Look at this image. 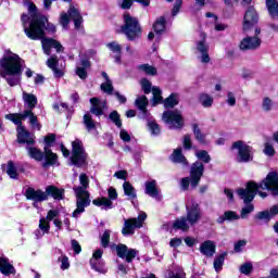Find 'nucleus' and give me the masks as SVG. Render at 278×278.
Masks as SVG:
<instances>
[{
	"label": "nucleus",
	"mask_w": 278,
	"mask_h": 278,
	"mask_svg": "<svg viewBox=\"0 0 278 278\" xmlns=\"http://www.w3.org/2000/svg\"><path fill=\"white\" fill-rule=\"evenodd\" d=\"M27 14H22V25L24 27V34L29 40H41L42 50L46 55H51V49H55L56 53H62L64 47L58 40L52 38H45V25L48 20L45 15L38 12V8L34 2H27Z\"/></svg>",
	"instance_id": "f257e3e1"
},
{
	"label": "nucleus",
	"mask_w": 278,
	"mask_h": 278,
	"mask_svg": "<svg viewBox=\"0 0 278 278\" xmlns=\"http://www.w3.org/2000/svg\"><path fill=\"white\" fill-rule=\"evenodd\" d=\"M260 190H268L273 197H278V173L270 172L262 182L257 184L255 181H249L247 182L245 188L237 190L238 197L245 204L241 210V218H247L249 214L255 210V206H253L251 202L255 199L256 194L262 199H266V197H268V193Z\"/></svg>",
	"instance_id": "f03ea898"
},
{
	"label": "nucleus",
	"mask_w": 278,
	"mask_h": 278,
	"mask_svg": "<svg viewBox=\"0 0 278 278\" xmlns=\"http://www.w3.org/2000/svg\"><path fill=\"white\" fill-rule=\"evenodd\" d=\"M0 76L7 79V84L11 87L18 86L21 84V73L23 68L21 56L10 54L0 61Z\"/></svg>",
	"instance_id": "7ed1b4c3"
},
{
	"label": "nucleus",
	"mask_w": 278,
	"mask_h": 278,
	"mask_svg": "<svg viewBox=\"0 0 278 278\" xmlns=\"http://www.w3.org/2000/svg\"><path fill=\"white\" fill-rule=\"evenodd\" d=\"M79 184V186L73 187L76 197V210L72 214L73 218H79L86 212V207L91 203L90 192L88 191V188H90V178H88V175L80 174Z\"/></svg>",
	"instance_id": "20e7f679"
},
{
	"label": "nucleus",
	"mask_w": 278,
	"mask_h": 278,
	"mask_svg": "<svg viewBox=\"0 0 278 278\" xmlns=\"http://www.w3.org/2000/svg\"><path fill=\"white\" fill-rule=\"evenodd\" d=\"M122 33L126 35L128 40H138L142 36V28L136 17H132L128 13L124 14V25L122 26Z\"/></svg>",
	"instance_id": "39448f33"
},
{
	"label": "nucleus",
	"mask_w": 278,
	"mask_h": 278,
	"mask_svg": "<svg viewBox=\"0 0 278 278\" xmlns=\"http://www.w3.org/2000/svg\"><path fill=\"white\" fill-rule=\"evenodd\" d=\"M71 20L74 22L75 29H81L84 17L75 7H70L67 13H61L60 25H62L63 29H68Z\"/></svg>",
	"instance_id": "423d86ee"
},
{
	"label": "nucleus",
	"mask_w": 278,
	"mask_h": 278,
	"mask_svg": "<svg viewBox=\"0 0 278 278\" xmlns=\"http://www.w3.org/2000/svg\"><path fill=\"white\" fill-rule=\"evenodd\" d=\"M144 220H147V213L144 212H140L138 217L124 219L122 233L124 236H134L136 233V229H141L144 225Z\"/></svg>",
	"instance_id": "0eeeda50"
},
{
	"label": "nucleus",
	"mask_w": 278,
	"mask_h": 278,
	"mask_svg": "<svg viewBox=\"0 0 278 278\" xmlns=\"http://www.w3.org/2000/svg\"><path fill=\"white\" fill-rule=\"evenodd\" d=\"M88 155L86 154V150L84 149V142L81 140L76 139L72 142V156L71 162L74 166H84L86 164V159Z\"/></svg>",
	"instance_id": "6e6552de"
},
{
	"label": "nucleus",
	"mask_w": 278,
	"mask_h": 278,
	"mask_svg": "<svg viewBox=\"0 0 278 278\" xmlns=\"http://www.w3.org/2000/svg\"><path fill=\"white\" fill-rule=\"evenodd\" d=\"M231 149L238 151V162H251L253 160V148L244 141L233 142Z\"/></svg>",
	"instance_id": "1a4fd4ad"
},
{
	"label": "nucleus",
	"mask_w": 278,
	"mask_h": 278,
	"mask_svg": "<svg viewBox=\"0 0 278 278\" xmlns=\"http://www.w3.org/2000/svg\"><path fill=\"white\" fill-rule=\"evenodd\" d=\"M163 121L168 125L169 129H181L184 127V117L181 112L175 111H165L163 113Z\"/></svg>",
	"instance_id": "9d476101"
},
{
	"label": "nucleus",
	"mask_w": 278,
	"mask_h": 278,
	"mask_svg": "<svg viewBox=\"0 0 278 278\" xmlns=\"http://www.w3.org/2000/svg\"><path fill=\"white\" fill-rule=\"evenodd\" d=\"M45 142L46 146L43 148V151L46 153V162L43 163V168H47V166H53L58 164V154L51 151V144L55 142V135H48L45 138Z\"/></svg>",
	"instance_id": "9b49d317"
},
{
	"label": "nucleus",
	"mask_w": 278,
	"mask_h": 278,
	"mask_svg": "<svg viewBox=\"0 0 278 278\" xmlns=\"http://www.w3.org/2000/svg\"><path fill=\"white\" fill-rule=\"evenodd\" d=\"M109 198H98L92 201L93 205H97V207H102L103 210H112V201H116L118 199V192H116V189L114 187H110L108 189Z\"/></svg>",
	"instance_id": "f8f14e48"
},
{
	"label": "nucleus",
	"mask_w": 278,
	"mask_h": 278,
	"mask_svg": "<svg viewBox=\"0 0 278 278\" xmlns=\"http://www.w3.org/2000/svg\"><path fill=\"white\" fill-rule=\"evenodd\" d=\"M101 257H103V250H96L90 258V266L96 273L105 275V273H108V267H105V262H103Z\"/></svg>",
	"instance_id": "ddd939ff"
},
{
	"label": "nucleus",
	"mask_w": 278,
	"mask_h": 278,
	"mask_svg": "<svg viewBox=\"0 0 278 278\" xmlns=\"http://www.w3.org/2000/svg\"><path fill=\"white\" fill-rule=\"evenodd\" d=\"M187 207V222L189 225H195L199 223V218H201V208H199V204L194 202V200L189 199L186 204Z\"/></svg>",
	"instance_id": "4468645a"
},
{
	"label": "nucleus",
	"mask_w": 278,
	"mask_h": 278,
	"mask_svg": "<svg viewBox=\"0 0 278 278\" xmlns=\"http://www.w3.org/2000/svg\"><path fill=\"white\" fill-rule=\"evenodd\" d=\"M204 170L205 167L203 166V163L195 162L192 164L190 169L191 188H197V186H199V181H201Z\"/></svg>",
	"instance_id": "2eb2a0df"
},
{
	"label": "nucleus",
	"mask_w": 278,
	"mask_h": 278,
	"mask_svg": "<svg viewBox=\"0 0 278 278\" xmlns=\"http://www.w3.org/2000/svg\"><path fill=\"white\" fill-rule=\"evenodd\" d=\"M202 40L197 42V51L200 54L199 60L202 64H210V46L205 43V34H202Z\"/></svg>",
	"instance_id": "dca6fc26"
},
{
	"label": "nucleus",
	"mask_w": 278,
	"mask_h": 278,
	"mask_svg": "<svg viewBox=\"0 0 278 278\" xmlns=\"http://www.w3.org/2000/svg\"><path fill=\"white\" fill-rule=\"evenodd\" d=\"M116 253L122 260H125L128 264H131V262H134V260H136V256L138 255V251L129 249L125 244H118L116 247Z\"/></svg>",
	"instance_id": "f3484780"
},
{
	"label": "nucleus",
	"mask_w": 278,
	"mask_h": 278,
	"mask_svg": "<svg viewBox=\"0 0 278 278\" xmlns=\"http://www.w3.org/2000/svg\"><path fill=\"white\" fill-rule=\"evenodd\" d=\"M25 197L26 199H28V201H34V206L36 207V203H42V201H47V192L38 189H34L31 187L26 189L25 192Z\"/></svg>",
	"instance_id": "a211bd4d"
},
{
	"label": "nucleus",
	"mask_w": 278,
	"mask_h": 278,
	"mask_svg": "<svg viewBox=\"0 0 278 278\" xmlns=\"http://www.w3.org/2000/svg\"><path fill=\"white\" fill-rule=\"evenodd\" d=\"M255 23H257V12L253 7H251L247 10L243 17V31H251Z\"/></svg>",
	"instance_id": "6ab92c4d"
},
{
	"label": "nucleus",
	"mask_w": 278,
	"mask_h": 278,
	"mask_svg": "<svg viewBox=\"0 0 278 278\" xmlns=\"http://www.w3.org/2000/svg\"><path fill=\"white\" fill-rule=\"evenodd\" d=\"M262 39L260 37H245L240 42L241 51H253L260 49Z\"/></svg>",
	"instance_id": "aec40b11"
},
{
	"label": "nucleus",
	"mask_w": 278,
	"mask_h": 278,
	"mask_svg": "<svg viewBox=\"0 0 278 278\" xmlns=\"http://www.w3.org/2000/svg\"><path fill=\"white\" fill-rule=\"evenodd\" d=\"M90 103L91 114H93L94 116H103L105 109L108 108V103L105 101H101L99 98H91Z\"/></svg>",
	"instance_id": "412c9836"
},
{
	"label": "nucleus",
	"mask_w": 278,
	"mask_h": 278,
	"mask_svg": "<svg viewBox=\"0 0 278 278\" xmlns=\"http://www.w3.org/2000/svg\"><path fill=\"white\" fill-rule=\"evenodd\" d=\"M135 105L140 111L139 113L140 118H146L148 121L151 118V114L149 113V111H147V105H149V100L144 96L138 97L135 101Z\"/></svg>",
	"instance_id": "4be33fe9"
},
{
	"label": "nucleus",
	"mask_w": 278,
	"mask_h": 278,
	"mask_svg": "<svg viewBox=\"0 0 278 278\" xmlns=\"http://www.w3.org/2000/svg\"><path fill=\"white\" fill-rule=\"evenodd\" d=\"M0 273L4 277H10V275H16V268L10 263V258L5 256L0 257Z\"/></svg>",
	"instance_id": "5701e85b"
},
{
	"label": "nucleus",
	"mask_w": 278,
	"mask_h": 278,
	"mask_svg": "<svg viewBox=\"0 0 278 278\" xmlns=\"http://www.w3.org/2000/svg\"><path fill=\"white\" fill-rule=\"evenodd\" d=\"M146 194L160 201L162 195H160V189H157V181L156 180H149L146 182Z\"/></svg>",
	"instance_id": "b1692460"
},
{
	"label": "nucleus",
	"mask_w": 278,
	"mask_h": 278,
	"mask_svg": "<svg viewBox=\"0 0 278 278\" xmlns=\"http://www.w3.org/2000/svg\"><path fill=\"white\" fill-rule=\"evenodd\" d=\"M17 142L20 144H34V137L29 135L24 126L17 127Z\"/></svg>",
	"instance_id": "393cba45"
},
{
	"label": "nucleus",
	"mask_w": 278,
	"mask_h": 278,
	"mask_svg": "<svg viewBox=\"0 0 278 278\" xmlns=\"http://www.w3.org/2000/svg\"><path fill=\"white\" fill-rule=\"evenodd\" d=\"M27 116H29V112L25 110L23 113L7 114L4 118H7V121H11V123H14L17 127H23V121H26Z\"/></svg>",
	"instance_id": "a878e982"
},
{
	"label": "nucleus",
	"mask_w": 278,
	"mask_h": 278,
	"mask_svg": "<svg viewBox=\"0 0 278 278\" xmlns=\"http://www.w3.org/2000/svg\"><path fill=\"white\" fill-rule=\"evenodd\" d=\"M200 253L206 257H214L216 253V243L212 240H206L200 245Z\"/></svg>",
	"instance_id": "bb28decb"
},
{
	"label": "nucleus",
	"mask_w": 278,
	"mask_h": 278,
	"mask_svg": "<svg viewBox=\"0 0 278 278\" xmlns=\"http://www.w3.org/2000/svg\"><path fill=\"white\" fill-rule=\"evenodd\" d=\"M23 173V169L18 168V165L14 161H9L7 163V175L10 179H18V175Z\"/></svg>",
	"instance_id": "cd10ccee"
},
{
	"label": "nucleus",
	"mask_w": 278,
	"mask_h": 278,
	"mask_svg": "<svg viewBox=\"0 0 278 278\" xmlns=\"http://www.w3.org/2000/svg\"><path fill=\"white\" fill-rule=\"evenodd\" d=\"M88 68H90V61L88 59L81 60L80 65L76 66V75L80 79H86L88 77Z\"/></svg>",
	"instance_id": "c85d7f7f"
},
{
	"label": "nucleus",
	"mask_w": 278,
	"mask_h": 278,
	"mask_svg": "<svg viewBox=\"0 0 278 278\" xmlns=\"http://www.w3.org/2000/svg\"><path fill=\"white\" fill-rule=\"evenodd\" d=\"M26 149L31 160H36V162H42L43 160L47 161V153H43L42 151H40V149L34 147H27Z\"/></svg>",
	"instance_id": "c756f323"
},
{
	"label": "nucleus",
	"mask_w": 278,
	"mask_h": 278,
	"mask_svg": "<svg viewBox=\"0 0 278 278\" xmlns=\"http://www.w3.org/2000/svg\"><path fill=\"white\" fill-rule=\"evenodd\" d=\"M46 194L47 199H49V197H52L60 201L64 198V189H58L55 186H48L46 188Z\"/></svg>",
	"instance_id": "7c9ffc66"
},
{
	"label": "nucleus",
	"mask_w": 278,
	"mask_h": 278,
	"mask_svg": "<svg viewBox=\"0 0 278 278\" xmlns=\"http://www.w3.org/2000/svg\"><path fill=\"white\" fill-rule=\"evenodd\" d=\"M47 66L48 68H51V71H53L54 77H62V75H64L62 70L58 68V56L55 55L50 56L47 61Z\"/></svg>",
	"instance_id": "2f4dec72"
},
{
	"label": "nucleus",
	"mask_w": 278,
	"mask_h": 278,
	"mask_svg": "<svg viewBox=\"0 0 278 278\" xmlns=\"http://www.w3.org/2000/svg\"><path fill=\"white\" fill-rule=\"evenodd\" d=\"M23 101L25 103V105H27V110H34V108H36V105H38V98H36V96H34L33 93H27V92H23Z\"/></svg>",
	"instance_id": "473e14b6"
},
{
	"label": "nucleus",
	"mask_w": 278,
	"mask_h": 278,
	"mask_svg": "<svg viewBox=\"0 0 278 278\" xmlns=\"http://www.w3.org/2000/svg\"><path fill=\"white\" fill-rule=\"evenodd\" d=\"M83 122H84V125H85L87 131H89V132L97 131V125H99V123H97V122H94V119H92V115H90V113H87L84 115Z\"/></svg>",
	"instance_id": "72a5a7b5"
},
{
	"label": "nucleus",
	"mask_w": 278,
	"mask_h": 278,
	"mask_svg": "<svg viewBox=\"0 0 278 278\" xmlns=\"http://www.w3.org/2000/svg\"><path fill=\"white\" fill-rule=\"evenodd\" d=\"M106 47L110 49V51H112V53H115L114 60L116 64H121V51L123 49L121 45L116 41H113L108 43Z\"/></svg>",
	"instance_id": "f704fd0d"
},
{
	"label": "nucleus",
	"mask_w": 278,
	"mask_h": 278,
	"mask_svg": "<svg viewBox=\"0 0 278 278\" xmlns=\"http://www.w3.org/2000/svg\"><path fill=\"white\" fill-rule=\"evenodd\" d=\"M240 219V215H238V213L233 212V211H226L222 216L218 217L217 223L219 225H223V223H225V220H239Z\"/></svg>",
	"instance_id": "c9c22d12"
},
{
	"label": "nucleus",
	"mask_w": 278,
	"mask_h": 278,
	"mask_svg": "<svg viewBox=\"0 0 278 278\" xmlns=\"http://www.w3.org/2000/svg\"><path fill=\"white\" fill-rule=\"evenodd\" d=\"M123 190L125 195L129 199V201L136 200L137 198L136 189L134 188V186H131V182L125 181L123 184Z\"/></svg>",
	"instance_id": "e433bc0d"
},
{
	"label": "nucleus",
	"mask_w": 278,
	"mask_h": 278,
	"mask_svg": "<svg viewBox=\"0 0 278 278\" xmlns=\"http://www.w3.org/2000/svg\"><path fill=\"white\" fill-rule=\"evenodd\" d=\"M26 112H28L27 118L31 129L40 131V129H42V125L38 123V116H36L31 110H26Z\"/></svg>",
	"instance_id": "4c0bfd02"
},
{
	"label": "nucleus",
	"mask_w": 278,
	"mask_h": 278,
	"mask_svg": "<svg viewBox=\"0 0 278 278\" xmlns=\"http://www.w3.org/2000/svg\"><path fill=\"white\" fill-rule=\"evenodd\" d=\"M266 8L271 18H278V1L277 0H266Z\"/></svg>",
	"instance_id": "58836bf2"
},
{
	"label": "nucleus",
	"mask_w": 278,
	"mask_h": 278,
	"mask_svg": "<svg viewBox=\"0 0 278 278\" xmlns=\"http://www.w3.org/2000/svg\"><path fill=\"white\" fill-rule=\"evenodd\" d=\"M163 104L166 110L175 108V105H179V94L172 93L168 98L164 100Z\"/></svg>",
	"instance_id": "ea45409f"
},
{
	"label": "nucleus",
	"mask_w": 278,
	"mask_h": 278,
	"mask_svg": "<svg viewBox=\"0 0 278 278\" xmlns=\"http://www.w3.org/2000/svg\"><path fill=\"white\" fill-rule=\"evenodd\" d=\"M199 101L202 108H212L214 105V98L210 93H201Z\"/></svg>",
	"instance_id": "a19ab883"
},
{
	"label": "nucleus",
	"mask_w": 278,
	"mask_h": 278,
	"mask_svg": "<svg viewBox=\"0 0 278 278\" xmlns=\"http://www.w3.org/2000/svg\"><path fill=\"white\" fill-rule=\"evenodd\" d=\"M172 161H174L176 164H188V160H186V156H184L181 153V148H178L173 152Z\"/></svg>",
	"instance_id": "79ce46f5"
},
{
	"label": "nucleus",
	"mask_w": 278,
	"mask_h": 278,
	"mask_svg": "<svg viewBox=\"0 0 278 278\" xmlns=\"http://www.w3.org/2000/svg\"><path fill=\"white\" fill-rule=\"evenodd\" d=\"M174 229H180L181 231H188L190 226L188 225V219L186 217L178 218L173 224Z\"/></svg>",
	"instance_id": "37998d69"
},
{
	"label": "nucleus",
	"mask_w": 278,
	"mask_h": 278,
	"mask_svg": "<svg viewBox=\"0 0 278 278\" xmlns=\"http://www.w3.org/2000/svg\"><path fill=\"white\" fill-rule=\"evenodd\" d=\"M225 257H227V253L224 252L215 257L213 266L216 273H220L223 270V264H225Z\"/></svg>",
	"instance_id": "c03bdc74"
},
{
	"label": "nucleus",
	"mask_w": 278,
	"mask_h": 278,
	"mask_svg": "<svg viewBox=\"0 0 278 278\" xmlns=\"http://www.w3.org/2000/svg\"><path fill=\"white\" fill-rule=\"evenodd\" d=\"M138 70L141 71V73H144L146 75L155 76L157 75V68L150 64H141L138 66Z\"/></svg>",
	"instance_id": "a18cd8bd"
},
{
	"label": "nucleus",
	"mask_w": 278,
	"mask_h": 278,
	"mask_svg": "<svg viewBox=\"0 0 278 278\" xmlns=\"http://www.w3.org/2000/svg\"><path fill=\"white\" fill-rule=\"evenodd\" d=\"M153 29L155 34H162L166 29V18L159 17L153 25Z\"/></svg>",
	"instance_id": "49530a36"
},
{
	"label": "nucleus",
	"mask_w": 278,
	"mask_h": 278,
	"mask_svg": "<svg viewBox=\"0 0 278 278\" xmlns=\"http://www.w3.org/2000/svg\"><path fill=\"white\" fill-rule=\"evenodd\" d=\"M165 278H186V271H184V268L178 267L175 270H168Z\"/></svg>",
	"instance_id": "de8ad7c7"
},
{
	"label": "nucleus",
	"mask_w": 278,
	"mask_h": 278,
	"mask_svg": "<svg viewBox=\"0 0 278 278\" xmlns=\"http://www.w3.org/2000/svg\"><path fill=\"white\" fill-rule=\"evenodd\" d=\"M152 94H153L152 105H157V103H162V101H164V98H162V89H160V87H153Z\"/></svg>",
	"instance_id": "09e8293b"
},
{
	"label": "nucleus",
	"mask_w": 278,
	"mask_h": 278,
	"mask_svg": "<svg viewBox=\"0 0 278 278\" xmlns=\"http://www.w3.org/2000/svg\"><path fill=\"white\" fill-rule=\"evenodd\" d=\"M112 236V230L106 229L104 230V232L100 236V242H101V247H103V249H108V247H110V237Z\"/></svg>",
	"instance_id": "8fccbe9b"
},
{
	"label": "nucleus",
	"mask_w": 278,
	"mask_h": 278,
	"mask_svg": "<svg viewBox=\"0 0 278 278\" xmlns=\"http://www.w3.org/2000/svg\"><path fill=\"white\" fill-rule=\"evenodd\" d=\"M274 108H275V102H273V99H270L269 97L263 98V101H262L263 112H271Z\"/></svg>",
	"instance_id": "3c124183"
},
{
	"label": "nucleus",
	"mask_w": 278,
	"mask_h": 278,
	"mask_svg": "<svg viewBox=\"0 0 278 278\" xmlns=\"http://www.w3.org/2000/svg\"><path fill=\"white\" fill-rule=\"evenodd\" d=\"M195 156L198 157V160L204 162V164H210V162H212V157H210V154L205 150L197 151Z\"/></svg>",
	"instance_id": "603ef678"
},
{
	"label": "nucleus",
	"mask_w": 278,
	"mask_h": 278,
	"mask_svg": "<svg viewBox=\"0 0 278 278\" xmlns=\"http://www.w3.org/2000/svg\"><path fill=\"white\" fill-rule=\"evenodd\" d=\"M149 131L151 132V136H160L161 129L160 125L155 122H148Z\"/></svg>",
	"instance_id": "864d4df0"
},
{
	"label": "nucleus",
	"mask_w": 278,
	"mask_h": 278,
	"mask_svg": "<svg viewBox=\"0 0 278 278\" xmlns=\"http://www.w3.org/2000/svg\"><path fill=\"white\" fill-rule=\"evenodd\" d=\"M38 229H40L41 231L49 233L50 229H51V225L49 224V220H47L45 217H41L39 219V226Z\"/></svg>",
	"instance_id": "5fc2aeb1"
},
{
	"label": "nucleus",
	"mask_w": 278,
	"mask_h": 278,
	"mask_svg": "<svg viewBox=\"0 0 278 278\" xmlns=\"http://www.w3.org/2000/svg\"><path fill=\"white\" fill-rule=\"evenodd\" d=\"M109 118L112 119V122L114 123V125H116V127H118V128L123 127V122H121V115L118 114V112L113 111L109 115Z\"/></svg>",
	"instance_id": "6e6d98bb"
},
{
	"label": "nucleus",
	"mask_w": 278,
	"mask_h": 278,
	"mask_svg": "<svg viewBox=\"0 0 278 278\" xmlns=\"http://www.w3.org/2000/svg\"><path fill=\"white\" fill-rule=\"evenodd\" d=\"M101 91L106 94H113L114 86H112V80H108L101 85Z\"/></svg>",
	"instance_id": "4d7b16f0"
},
{
	"label": "nucleus",
	"mask_w": 278,
	"mask_h": 278,
	"mask_svg": "<svg viewBox=\"0 0 278 278\" xmlns=\"http://www.w3.org/2000/svg\"><path fill=\"white\" fill-rule=\"evenodd\" d=\"M59 262H61V270H68V268H71L68 256L62 255L61 257H59Z\"/></svg>",
	"instance_id": "13d9d810"
},
{
	"label": "nucleus",
	"mask_w": 278,
	"mask_h": 278,
	"mask_svg": "<svg viewBox=\"0 0 278 278\" xmlns=\"http://www.w3.org/2000/svg\"><path fill=\"white\" fill-rule=\"evenodd\" d=\"M256 218L258 220H265V223H268V220H270V218H273V217L270 216L269 211H263V212L257 213Z\"/></svg>",
	"instance_id": "bf43d9fd"
},
{
	"label": "nucleus",
	"mask_w": 278,
	"mask_h": 278,
	"mask_svg": "<svg viewBox=\"0 0 278 278\" xmlns=\"http://www.w3.org/2000/svg\"><path fill=\"white\" fill-rule=\"evenodd\" d=\"M252 270H253V264H251V263H245V264L241 265V267H240V273L242 275H251Z\"/></svg>",
	"instance_id": "052dcab7"
},
{
	"label": "nucleus",
	"mask_w": 278,
	"mask_h": 278,
	"mask_svg": "<svg viewBox=\"0 0 278 278\" xmlns=\"http://www.w3.org/2000/svg\"><path fill=\"white\" fill-rule=\"evenodd\" d=\"M58 216H60V211L50 210L46 216V220H48V223H51V220H54L55 218H58Z\"/></svg>",
	"instance_id": "680f3d73"
},
{
	"label": "nucleus",
	"mask_w": 278,
	"mask_h": 278,
	"mask_svg": "<svg viewBox=\"0 0 278 278\" xmlns=\"http://www.w3.org/2000/svg\"><path fill=\"white\" fill-rule=\"evenodd\" d=\"M141 87L146 94L151 92V81H149L147 78L141 79Z\"/></svg>",
	"instance_id": "e2e57ef3"
},
{
	"label": "nucleus",
	"mask_w": 278,
	"mask_h": 278,
	"mask_svg": "<svg viewBox=\"0 0 278 278\" xmlns=\"http://www.w3.org/2000/svg\"><path fill=\"white\" fill-rule=\"evenodd\" d=\"M193 134H194L197 140H199L200 142H205V136H203V134H201V129H199V126L193 125Z\"/></svg>",
	"instance_id": "0e129e2a"
},
{
	"label": "nucleus",
	"mask_w": 278,
	"mask_h": 278,
	"mask_svg": "<svg viewBox=\"0 0 278 278\" xmlns=\"http://www.w3.org/2000/svg\"><path fill=\"white\" fill-rule=\"evenodd\" d=\"M247 247V240H239L235 243V253H242V249Z\"/></svg>",
	"instance_id": "69168bd1"
},
{
	"label": "nucleus",
	"mask_w": 278,
	"mask_h": 278,
	"mask_svg": "<svg viewBox=\"0 0 278 278\" xmlns=\"http://www.w3.org/2000/svg\"><path fill=\"white\" fill-rule=\"evenodd\" d=\"M264 153H265V155L273 157V155H275V148L273 147V144L265 143Z\"/></svg>",
	"instance_id": "338daca9"
},
{
	"label": "nucleus",
	"mask_w": 278,
	"mask_h": 278,
	"mask_svg": "<svg viewBox=\"0 0 278 278\" xmlns=\"http://www.w3.org/2000/svg\"><path fill=\"white\" fill-rule=\"evenodd\" d=\"M226 102L228 103V105H230V108H233V105H236V94L233 92L229 91L227 93Z\"/></svg>",
	"instance_id": "774afa93"
}]
</instances>
